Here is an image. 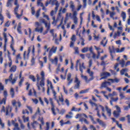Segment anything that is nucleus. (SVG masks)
<instances>
[{
  "label": "nucleus",
  "instance_id": "f3484780",
  "mask_svg": "<svg viewBox=\"0 0 130 130\" xmlns=\"http://www.w3.org/2000/svg\"><path fill=\"white\" fill-rule=\"evenodd\" d=\"M74 82L76 83L74 87V89H79L80 85H81V81L78 78V76L76 75Z\"/></svg>",
  "mask_w": 130,
  "mask_h": 130
},
{
  "label": "nucleus",
  "instance_id": "e433bc0d",
  "mask_svg": "<svg viewBox=\"0 0 130 130\" xmlns=\"http://www.w3.org/2000/svg\"><path fill=\"white\" fill-rule=\"evenodd\" d=\"M71 19H72L73 23L75 24V25H78V17H71Z\"/></svg>",
  "mask_w": 130,
  "mask_h": 130
},
{
  "label": "nucleus",
  "instance_id": "8fccbe9b",
  "mask_svg": "<svg viewBox=\"0 0 130 130\" xmlns=\"http://www.w3.org/2000/svg\"><path fill=\"white\" fill-rule=\"evenodd\" d=\"M89 117L91 119L92 123H93L94 124H96V123H97V122L94 120V118H93V116L89 115Z\"/></svg>",
  "mask_w": 130,
  "mask_h": 130
},
{
  "label": "nucleus",
  "instance_id": "412c9836",
  "mask_svg": "<svg viewBox=\"0 0 130 130\" xmlns=\"http://www.w3.org/2000/svg\"><path fill=\"white\" fill-rule=\"evenodd\" d=\"M67 80L68 82V85H70L71 83H73V78H72V74L69 73L67 75Z\"/></svg>",
  "mask_w": 130,
  "mask_h": 130
},
{
  "label": "nucleus",
  "instance_id": "09e8293b",
  "mask_svg": "<svg viewBox=\"0 0 130 130\" xmlns=\"http://www.w3.org/2000/svg\"><path fill=\"white\" fill-rule=\"evenodd\" d=\"M101 93H102V94H103L104 97H105L106 99H107L108 100V99H109V98H108V95H106V91H102L101 92Z\"/></svg>",
  "mask_w": 130,
  "mask_h": 130
},
{
  "label": "nucleus",
  "instance_id": "9d476101",
  "mask_svg": "<svg viewBox=\"0 0 130 130\" xmlns=\"http://www.w3.org/2000/svg\"><path fill=\"white\" fill-rule=\"evenodd\" d=\"M116 111H114L113 112V115L115 117H119V115H120V113H121V110L120 109V107L118 106H115Z\"/></svg>",
  "mask_w": 130,
  "mask_h": 130
},
{
  "label": "nucleus",
  "instance_id": "a211bd4d",
  "mask_svg": "<svg viewBox=\"0 0 130 130\" xmlns=\"http://www.w3.org/2000/svg\"><path fill=\"white\" fill-rule=\"evenodd\" d=\"M40 22L41 23H43V24H45V26L46 27V28H47V30H49V29H50V23H47V22H46V21H45V19L42 18L41 19H40Z\"/></svg>",
  "mask_w": 130,
  "mask_h": 130
},
{
  "label": "nucleus",
  "instance_id": "603ef678",
  "mask_svg": "<svg viewBox=\"0 0 130 130\" xmlns=\"http://www.w3.org/2000/svg\"><path fill=\"white\" fill-rule=\"evenodd\" d=\"M42 0H38L37 1V5L38 6H40V7H43V3H42Z\"/></svg>",
  "mask_w": 130,
  "mask_h": 130
},
{
  "label": "nucleus",
  "instance_id": "69168bd1",
  "mask_svg": "<svg viewBox=\"0 0 130 130\" xmlns=\"http://www.w3.org/2000/svg\"><path fill=\"white\" fill-rule=\"evenodd\" d=\"M80 121H81V122H83V121H84L85 123H86V124H89V122L86 119H84L83 120V119H81Z\"/></svg>",
  "mask_w": 130,
  "mask_h": 130
},
{
  "label": "nucleus",
  "instance_id": "c9c22d12",
  "mask_svg": "<svg viewBox=\"0 0 130 130\" xmlns=\"http://www.w3.org/2000/svg\"><path fill=\"white\" fill-rule=\"evenodd\" d=\"M117 36H120V31H117V32H115L113 36L114 39H116Z\"/></svg>",
  "mask_w": 130,
  "mask_h": 130
},
{
  "label": "nucleus",
  "instance_id": "58836bf2",
  "mask_svg": "<svg viewBox=\"0 0 130 130\" xmlns=\"http://www.w3.org/2000/svg\"><path fill=\"white\" fill-rule=\"evenodd\" d=\"M116 14V13H115L114 11L113 12H110V18H112L113 20H114V17L113 16H115Z\"/></svg>",
  "mask_w": 130,
  "mask_h": 130
},
{
  "label": "nucleus",
  "instance_id": "5701e85b",
  "mask_svg": "<svg viewBox=\"0 0 130 130\" xmlns=\"http://www.w3.org/2000/svg\"><path fill=\"white\" fill-rule=\"evenodd\" d=\"M44 49L45 50V52L43 54V55H46V52H48V51H50V47L48 46V45H46L44 47Z\"/></svg>",
  "mask_w": 130,
  "mask_h": 130
},
{
  "label": "nucleus",
  "instance_id": "5fc2aeb1",
  "mask_svg": "<svg viewBox=\"0 0 130 130\" xmlns=\"http://www.w3.org/2000/svg\"><path fill=\"white\" fill-rule=\"evenodd\" d=\"M119 96L120 97V99H124V98H125V96L123 95V93L121 91H119Z\"/></svg>",
  "mask_w": 130,
  "mask_h": 130
},
{
  "label": "nucleus",
  "instance_id": "a878e982",
  "mask_svg": "<svg viewBox=\"0 0 130 130\" xmlns=\"http://www.w3.org/2000/svg\"><path fill=\"white\" fill-rule=\"evenodd\" d=\"M70 9H71L72 12H74V11H75V9H76V7L75 6V4L73 1H71L70 2Z\"/></svg>",
  "mask_w": 130,
  "mask_h": 130
},
{
  "label": "nucleus",
  "instance_id": "4be33fe9",
  "mask_svg": "<svg viewBox=\"0 0 130 130\" xmlns=\"http://www.w3.org/2000/svg\"><path fill=\"white\" fill-rule=\"evenodd\" d=\"M12 123L14 126L13 130H20V128L19 127V124H18V123H15V121L12 120Z\"/></svg>",
  "mask_w": 130,
  "mask_h": 130
},
{
  "label": "nucleus",
  "instance_id": "aec40b11",
  "mask_svg": "<svg viewBox=\"0 0 130 130\" xmlns=\"http://www.w3.org/2000/svg\"><path fill=\"white\" fill-rule=\"evenodd\" d=\"M96 121L99 123L100 125L102 126V127H106V123H105V122H103V121L101 120L100 119L97 118Z\"/></svg>",
  "mask_w": 130,
  "mask_h": 130
},
{
  "label": "nucleus",
  "instance_id": "a18cd8bd",
  "mask_svg": "<svg viewBox=\"0 0 130 130\" xmlns=\"http://www.w3.org/2000/svg\"><path fill=\"white\" fill-rule=\"evenodd\" d=\"M10 48H11V50L13 51V55H16V50L14 48V46H13L12 44H11Z\"/></svg>",
  "mask_w": 130,
  "mask_h": 130
},
{
  "label": "nucleus",
  "instance_id": "864d4df0",
  "mask_svg": "<svg viewBox=\"0 0 130 130\" xmlns=\"http://www.w3.org/2000/svg\"><path fill=\"white\" fill-rule=\"evenodd\" d=\"M71 40L72 42H76V41L77 40V38H76V36L75 35H73L72 37H71Z\"/></svg>",
  "mask_w": 130,
  "mask_h": 130
},
{
  "label": "nucleus",
  "instance_id": "bf43d9fd",
  "mask_svg": "<svg viewBox=\"0 0 130 130\" xmlns=\"http://www.w3.org/2000/svg\"><path fill=\"white\" fill-rule=\"evenodd\" d=\"M84 14V13H81L80 14V24H82V23H83V15Z\"/></svg>",
  "mask_w": 130,
  "mask_h": 130
},
{
  "label": "nucleus",
  "instance_id": "c756f323",
  "mask_svg": "<svg viewBox=\"0 0 130 130\" xmlns=\"http://www.w3.org/2000/svg\"><path fill=\"white\" fill-rule=\"evenodd\" d=\"M50 4H51V5H55V4H56V1H55V0H54L53 1L52 0H50L49 2L47 1V2H46V7H47V6H48V5Z\"/></svg>",
  "mask_w": 130,
  "mask_h": 130
},
{
  "label": "nucleus",
  "instance_id": "39448f33",
  "mask_svg": "<svg viewBox=\"0 0 130 130\" xmlns=\"http://www.w3.org/2000/svg\"><path fill=\"white\" fill-rule=\"evenodd\" d=\"M108 81H110V82H103L102 84V88H107V84L108 85H111V84H113V83H118L119 82V79L117 78H115L114 79H108Z\"/></svg>",
  "mask_w": 130,
  "mask_h": 130
},
{
  "label": "nucleus",
  "instance_id": "a19ab883",
  "mask_svg": "<svg viewBox=\"0 0 130 130\" xmlns=\"http://www.w3.org/2000/svg\"><path fill=\"white\" fill-rule=\"evenodd\" d=\"M88 51H89V48L88 47H84L81 50L82 53H86V52H88Z\"/></svg>",
  "mask_w": 130,
  "mask_h": 130
},
{
  "label": "nucleus",
  "instance_id": "b1692460",
  "mask_svg": "<svg viewBox=\"0 0 130 130\" xmlns=\"http://www.w3.org/2000/svg\"><path fill=\"white\" fill-rule=\"evenodd\" d=\"M107 42H108V40H106V37H104L102 41L101 42V45H103L104 47H105V46H106V44H107Z\"/></svg>",
  "mask_w": 130,
  "mask_h": 130
},
{
  "label": "nucleus",
  "instance_id": "4c0bfd02",
  "mask_svg": "<svg viewBox=\"0 0 130 130\" xmlns=\"http://www.w3.org/2000/svg\"><path fill=\"white\" fill-rule=\"evenodd\" d=\"M90 90L89 88H87L86 89L82 90L79 92L80 94H86V93H88L89 90Z\"/></svg>",
  "mask_w": 130,
  "mask_h": 130
},
{
  "label": "nucleus",
  "instance_id": "4468645a",
  "mask_svg": "<svg viewBox=\"0 0 130 130\" xmlns=\"http://www.w3.org/2000/svg\"><path fill=\"white\" fill-rule=\"evenodd\" d=\"M56 50H57V47L55 46H53L49 51V57L52 56V54H53V53H56Z\"/></svg>",
  "mask_w": 130,
  "mask_h": 130
},
{
  "label": "nucleus",
  "instance_id": "13d9d810",
  "mask_svg": "<svg viewBox=\"0 0 130 130\" xmlns=\"http://www.w3.org/2000/svg\"><path fill=\"white\" fill-rule=\"evenodd\" d=\"M73 13V17L71 18H77V16L78 15V13H77V11L74 10Z\"/></svg>",
  "mask_w": 130,
  "mask_h": 130
},
{
  "label": "nucleus",
  "instance_id": "7ed1b4c3",
  "mask_svg": "<svg viewBox=\"0 0 130 130\" xmlns=\"http://www.w3.org/2000/svg\"><path fill=\"white\" fill-rule=\"evenodd\" d=\"M109 50L110 53H111L112 58H113V56L112 55V53H115V52H116L117 53H121V52H123V51L125 50V48L122 47V48H121V49H120L118 48H117L115 49L114 47L112 46V47H109Z\"/></svg>",
  "mask_w": 130,
  "mask_h": 130
},
{
  "label": "nucleus",
  "instance_id": "3c124183",
  "mask_svg": "<svg viewBox=\"0 0 130 130\" xmlns=\"http://www.w3.org/2000/svg\"><path fill=\"white\" fill-rule=\"evenodd\" d=\"M29 79L32 80V82H36V79H35V77L33 75H29Z\"/></svg>",
  "mask_w": 130,
  "mask_h": 130
},
{
  "label": "nucleus",
  "instance_id": "f8f14e48",
  "mask_svg": "<svg viewBox=\"0 0 130 130\" xmlns=\"http://www.w3.org/2000/svg\"><path fill=\"white\" fill-rule=\"evenodd\" d=\"M10 82L12 84H14L16 82H17V78H15L13 79V74H11L10 76H9V79H6L5 80V83L7 84H8V82Z\"/></svg>",
  "mask_w": 130,
  "mask_h": 130
},
{
  "label": "nucleus",
  "instance_id": "6ab92c4d",
  "mask_svg": "<svg viewBox=\"0 0 130 130\" xmlns=\"http://www.w3.org/2000/svg\"><path fill=\"white\" fill-rule=\"evenodd\" d=\"M100 76L101 78L100 80H103V79H106L107 77H109L110 76V73L108 72H103L101 73Z\"/></svg>",
  "mask_w": 130,
  "mask_h": 130
},
{
  "label": "nucleus",
  "instance_id": "79ce46f5",
  "mask_svg": "<svg viewBox=\"0 0 130 130\" xmlns=\"http://www.w3.org/2000/svg\"><path fill=\"white\" fill-rule=\"evenodd\" d=\"M43 16L44 18H45L48 21H49V22H50V18H49V16L48 15H46L45 13L43 12Z\"/></svg>",
  "mask_w": 130,
  "mask_h": 130
},
{
  "label": "nucleus",
  "instance_id": "2f4dec72",
  "mask_svg": "<svg viewBox=\"0 0 130 130\" xmlns=\"http://www.w3.org/2000/svg\"><path fill=\"white\" fill-rule=\"evenodd\" d=\"M105 108L108 113V116H111V109L108 108L107 106H106Z\"/></svg>",
  "mask_w": 130,
  "mask_h": 130
},
{
  "label": "nucleus",
  "instance_id": "0eeeda50",
  "mask_svg": "<svg viewBox=\"0 0 130 130\" xmlns=\"http://www.w3.org/2000/svg\"><path fill=\"white\" fill-rule=\"evenodd\" d=\"M35 31L36 32H38L39 33H42L43 32V26L41 25V23H39V22H35Z\"/></svg>",
  "mask_w": 130,
  "mask_h": 130
},
{
  "label": "nucleus",
  "instance_id": "9b49d317",
  "mask_svg": "<svg viewBox=\"0 0 130 130\" xmlns=\"http://www.w3.org/2000/svg\"><path fill=\"white\" fill-rule=\"evenodd\" d=\"M37 86L39 91H42V92H43V93L45 92V88L44 87V86H45V83L44 82V84H42V81H40V84H37Z\"/></svg>",
  "mask_w": 130,
  "mask_h": 130
},
{
  "label": "nucleus",
  "instance_id": "72a5a7b5",
  "mask_svg": "<svg viewBox=\"0 0 130 130\" xmlns=\"http://www.w3.org/2000/svg\"><path fill=\"white\" fill-rule=\"evenodd\" d=\"M21 25H22V24L21 22H20L18 23V25L17 26V31L19 34H22V31L21 30Z\"/></svg>",
  "mask_w": 130,
  "mask_h": 130
},
{
  "label": "nucleus",
  "instance_id": "1a4fd4ad",
  "mask_svg": "<svg viewBox=\"0 0 130 130\" xmlns=\"http://www.w3.org/2000/svg\"><path fill=\"white\" fill-rule=\"evenodd\" d=\"M60 19H61V20L60 24L59 25H58V27H60V25L62 24V23H63V16H60V13L58 14V16L57 19L56 20H54L52 22V25H53V26H56V24L57 23V21H58V20H60Z\"/></svg>",
  "mask_w": 130,
  "mask_h": 130
},
{
  "label": "nucleus",
  "instance_id": "e2e57ef3",
  "mask_svg": "<svg viewBox=\"0 0 130 130\" xmlns=\"http://www.w3.org/2000/svg\"><path fill=\"white\" fill-rule=\"evenodd\" d=\"M0 125H1L2 128H5V123L3 122V120L0 118Z\"/></svg>",
  "mask_w": 130,
  "mask_h": 130
},
{
  "label": "nucleus",
  "instance_id": "680f3d73",
  "mask_svg": "<svg viewBox=\"0 0 130 130\" xmlns=\"http://www.w3.org/2000/svg\"><path fill=\"white\" fill-rule=\"evenodd\" d=\"M7 100V98H4L0 102V104H6V101Z\"/></svg>",
  "mask_w": 130,
  "mask_h": 130
},
{
  "label": "nucleus",
  "instance_id": "423d86ee",
  "mask_svg": "<svg viewBox=\"0 0 130 130\" xmlns=\"http://www.w3.org/2000/svg\"><path fill=\"white\" fill-rule=\"evenodd\" d=\"M94 47L98 52V55L96 56V54L95 53H92V57L93 58H99V57H100V53H103L104 51L100 47H98L96 46H94Z\"/></svg>",
  "mask_w": 130,
  "mask_h": 130
},
{
  "label": "nucleus",
  "instance_id": "ddd939ff",
  "mask_svg": "<svg viewBox=\"0 0 130 130\" xmlns=\"http://www.w3.org/2000/svg\"><path fill=\"white\" fill-rule=\"evenodd\" d=\"M55 1L56 2V4H55L56 7L55 8V12L53 10L51 11L50 16H51V17H53V16H54V15L56 14V12H57V10H58V7H59V4L57 2V1L55 0Z\"/></svg>",
  "mask_w": 130,
  "mask_h": 130
},
{
  "label": "nucleus",
  "instance_id": "7c9ffc66",
  "mask_svg": "<svg viewBox=\"0 0 130 130\" xmlns=\"http://www.w3.org/2000/svg\"><path fill=\"white\" fill-rule=\"evenodd\" d=\"M14 0H8L7 3L6 4V7H7V8H11V7L13 6V4H12V2Z\"/></svg>",
  "mask_w": 130,
  "mask_h": 130
},
{
  "label": "nucleus",
  "instance_id": "f257e3e1",
  "mask_svg": "<svg viewBox=\"0 0 130 130\" xmlns=\"http://www.w3.org/2000/svg\"><path fill=\"white\" fill-rule=\"evenodd\" d=\"M79 70L81 73V79H82V80L85 81L86 83H89L90 81L94 80V76H93V75H94V73L91 71L90 69H88L87 71V73L89 75L90 77L89 79H88V77H87V76H84V75H83V70L85 69L86 68L85 67V66H84V62L81 63L80 62V60H77L76 62V65L75 66L76 71H78V67H79Z\"/></svg>",
  "mask_w": 130,
  "mask_h": 130
},
{
  "label": "nucleus",
  "instance_id": "f704fd0d",
  "mask_svg": "<svg viewBox=\"0 0 130 130\" xmlns=\"http://www.w3.org/2000/svg\"><path fill=\"white\" fill-rule=\"evenodd\" d=\"M73 112H70L68 114L66 115V118H73Z\"/></svg>",
  "mask_w": 130,
  "mask_h": 130
},
{
  "label": "nucleus",
  "instance_id": "c85d7f7f",
  "mask_svg": "<svg viewBox=\"0 0 130 130\" xmlns=\"http://www.w3.org/2000/svg\"><path fill=\"white\" fill-rule=\"evenodd\" d=\"M51 62L53 64H57V62H58V58L57 56L55 57L54 59H52L51 60Z\"/></svg>",
  "mask_w": 130,
  "mask_h": 130
},
{
  "label": "nucleus",
  "instance_id": "338daca9",
  "mask_svg": "<svg viewBox=\"0 0 130 130\" xmlns=\"http://www.w3.org/2000/svg\"><path fill=\"white\" fill-rule=\"evenodd\" d=\"M125 27H126V28L125 29V31H126L128 33H129V32H130V28L128 27L127 24L125 25Z\"/></svg>",
  "mask_w": 130,
  "mask_h": 130
},
{
  "label": "nucleus",
  "instance_id": "cd10ccee",
  "mask_svg": "<svg viewBox=\"0 0 130 130\" xmlns=\"http://www.w3.org/2000/svg\"><path fill=\"white\" fill-rule=\"evenodd\" d=\"M41 76L42 77V79H41V82H42V84L43 85H44V80H45L44 76H45V73H44V71H42L41 72Z\"/></svg>",
  "mask_w": 130,
  "mask_h": 130
},
{
  "label": "nucleus",
  "instance_id": "f03ea898",
  "mask_svg": "<svg viewBox=\"0 0 130 130\" xmlns=\"http://www.w3.org/2000/svg\"><path fill=\"white\" fill-rule=\"evenodd\" d=\"M89 103L92 105V106H94L95 107V110L97 111V115L99 117H101V115L100 114V112L99 111V109H101L102 110V115L103 116L105 119H107V117L106 115H105V108L104 107L101 105H97L95 103H93L92 101H90Z\"/></svg>",
  "mask_w": 130,
  "mask_h": 130
},
{
  "label": "nucleus",
  "instance_id": "0e129e2a",
  "mask_svg": "<svg viewBox=\"0 0 130 130\" xmlns=\"http://www.w3.org/2000/svg\"><path fill=\"white\" fill-rule=\"evenodd\" d=\"M20 79V81H19V86H22V84H23V82H24V78H21Z\"/></svg>",
  "mask_w": 130,
  "mask_h": 130
},
{
  "label": "nucleus",
  "instance_id": "c03bdc74",
  "mask_svg": "<svg viewBox=\"0 0 130 130\" xmlns=\"http://www.w3.org/2000/svg\"><path fill=\"white\" fill-rule=\"evenodd\" d=\"M120 64H121V68H124V67H125V63L124 62V60H121L120 61Z\"/></svg>",
  "mask_w": 130,
  "mask_h": 130
},
{
  "label": "nucleus",
  "instance_id": "473e14b6",
  "mask_svg": "<svg viewBox=\"0 0 130 130\" xmlns=\"http://www.w3.org/2000/svg\"><path fill=\"white\" fill-rule=\"evenodd\" d=\"M126 72H128V69L127 68L123 69L120 71V74L122 75H124V74H125V73H126Z\"/></svg>",
  "mask_w": 130,
  "mask_h": 130
},
{
  "label": "nucleus",
  "instance_id": "393cba45",
  "mask_svg": "<svg viewBox=\"0 0 130 130\" xmlns=\"http://www.w3.org/2000/svg\"><path fill=\"white\" fill-rule=\"evenodd\" d=\"M11 111H12V107H10V106H8L6 107V115H10V113H11Z\"/></svg>",
  "mask_w": 130,
  "mask_h": 130
},
{
  "label": "nucleus",
  "instance_id": "774afa93",
  "mask_svg": "<svg viewBox=\"0 0 130 130\" xmlns=\"http://www.w3.org/2000/svg\"><path fill=\"white\" fill-rule=\"evenodd\" d=\"M128 123H130V115H127L126 116Z\"/></svg>",
  "mask_w": 130,
  "mask_h": 130
},
{
  "label": "nucleus",
  "instance_id": "6e6552de",
  "mask_svg": "<svg viewBox=\"0 0 130 130\" xmlns=\"http://www.w3.org/2000/svg\"><path fill=\"white\" fill-rule=\"evenodd\" d=\"M50 102L51 105V111L53 114V115H56V114L58 112H59V110H58L57 108H55L54 104H53V102H52V99H50Z\"/></svg>",
  "mask_w": 130,
  "mask_h": 130
},
{
  "label": "nucleus",
  "instance_id": "49530a36",
  "mask_svg": "<svg viewBox=\"0 0 130 130\" xmlns=\"http://www.w3.org/2000/svg\"><path fill=\"white\" fill-rule=\"evenodd\" d=\"M22 119L24 122H28L29 121V117H25V116H23Z\"/></svg>",
  "mask_w": 130,
  "mask_h": 130
},
{
  "label": "nucleus",
  "instance_id": "6e6d98bb",
  "mask_svg": "<svg viewBox=\"0 0 130 130\" xmlns=\"http://www.w3.org/2000/svg\"><path fill=\"white\" fill-rule=\"evenodd\" d=\"M38 120H39V121H40L41 124L42 125H44V121H43V117H39L38 119Z\"/></svg>",
  "mask_w": 130,
  "mask_h": 130
},
{
  "label": "nucleus",
  "instance_id": "4d7b16f0",
  "mask_svg": "<svg viewBox=\"0 0 130 130\" xmlns=\"http://www.w3.org/2000/svg\"><path fill=\"white\" fill-rule=\"evenodd\" d=\"M59 100L61 103H63V101H64V100H63V96H62V94H61V95L59 96Z\"/></svg>",
  "mask_w": 130,
  "mask_h": 130
},
{
  "label": "nucleus",
  "instance_id": "20e7f679",
  "mask_svg": "<svg viewBox=\"0 0 130 130\" xmlns=\"http://www.w3.org/2000/svg\"><path fill=\"white\" fill-rule=\"evenodd\" d=\"M47 86L48 87V89H51L53 94L54 95V99L56 101L57 103H58V105H60V104L59 103V101L57 99H56V92L55 91H54V89H53V86L52 85V82H51L49 79L47 80Z\"/></svg>",
  "mask_w": 130,
  "mask_h": 130
},
{
  "label": "nucleus",
  "instance_id": "052dcab7",
  "mask_svg": "<svg viewBox=\"0 0 130 130\" xmlns=\"http://www.w3.org/2000/svg\"><path fill=\"white\" fill-rule=\"evenodd\" d=\"M50 126H49V122H47L46 123V127L45 128V130H49L50 128Z\"/></svg>",
  "mask_w": 130,
  "mask_h": 130
},
{
  "label": "nucleus",
  "instance_id": "2eb2a0df",
  "mask_svg": "<svg viewBox=\"0 0 130 130\" xmlns=\"http://www.w3.org/2000/svg\"><path fill=\"white\" fill-rule=\"evenodd\" d=\"M19 7V6L17 5L14 9V14L15 15H16V18H17L18 19H20V18L22 16H23V10L21 11V14L20 15H19V14H18Z\"/></svg>",
  "mask_w": 130,
  "mask_h": 130
},
{
  "label": "nucleus",
  "instance_id": "de8ad7c7",
  "mask_svg": "<svg viewBox=\"0 0 130 130\" xmlns=\"http://www.w3.org/2000/svg\"><path fill=\"white\" fill-rule=\"evenodd\" d=\"M81 108H76L75 107H73L71 109V111H80Z\"/></svg>",
  "mask_w": 130,
  "mask_h": 130
},
{
  "label": "nucleus",
  "instance_id": "37998d69",
  "mask_svg": "<svg viewBox=\"0 0 130 130\" xmlns=\"http://www.w3.org/2000/svg\"><path fill=\"white\" fill-rule=\"evenodd\" d=\"M10 94L11 95L12 98H14L15 97V92H14V88L11 89Z\"/></svg>",
  "mask_w": 130,
  "mask_h": 130
},
{
  "label": "nucleus",
  "instance_id": "ea45409f",
  "mask_svg": "<svg viewBox=\"0 0 130 130\" xmlns=\"http://www.w3.org/2000/svg\"><path fill=\"white\" fill-rule=\"evenodd\" d=\"M17 71V66H14L12 67L11 68L9 72H13V73H15Z\"/></svg>",
  "mask_w": 130,
  "mask_h": 130
},
{
  "label": "nucleus",
  "instance_id": "dca6fc26",
  "mask_svg": "<svg viewBox=\"0 0 130 130\" xmlns=\"http://www.w3.org/2000/svg\"><path fill=\"white\" fill-rule=\"evenodd\" d=\"M50 33L51 34L53 37V40H55V43L56 44H58V40L56 39V34L54 33V29H51L50 31Z\"/></svg>",
  "mask_w": 130,
  "mask_h": 130
},
{
  "label": "nucleus",
  "instance_id": "bb28decb",
  "mask_svg": "<svg viewBox=\"0 0 130 130\" xmlns=\"http://www.w3.org/2000/svg\"><path fill=\"white\" fill-rule=\"evenodd\" d=\"M121 17L122 18L123 22H125V20L126 19V13L124 11H122L121 13Z\"/></svg>",
  "mask_w": 130,
  "mask_h": 130
}]
</instances>
